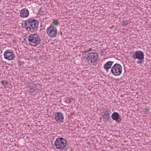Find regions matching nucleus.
Here are the masks:
<instances>
[{
    "label": "nucleus",
    "instance_id": "nucleus-1",
    "mask_svg": "<svg viewBox=\"0 0 151 151\" xmlns=\"http://www.w3.org/2000/svg\"><path fill=\"white\" fill-rule=\"evenodd\" d=\"M24 27L28 31L33 32L38 27V21L35 19L30 18L24 21Z\"/></svg>",
    "mask_w": 151,
    "mask_h": 151
},
{
    "label": "nucleus",
    "instance_id": "nucleus-2",
    "mask_svg": "<svg viewBox=\"0 0 151 151\" xmlns=\"http://www.w3.org/2000/svg\"><path fill=\"white\" fill-rule=\"evenodd\" d=\"M66 141L62 137L57 138L55 142V147L59 150H62L66 146Z\"/></svg>",
    "mask_w": 151,
    "mask_h": 151
},
{
    "label": "nucleus",
    "instance_id": "nucleus-3",
    "mask_svg": "<svg viewBox=\"0 0 151 151\" xmlns=\"http://www.w3.org/2000/svg\"><path fill=\"white\" fill-rule=\"evenodd\" d=\"M122 68L119 64H115L111 68V73L115 76H119L122 73Z\"/></svg>",
    "mask_w": 151,
    "mask_h": 151
},
{
    "label": "nucleus",
    "instance_id": "nucleus-4",
    "mask_svg": "<svg viewBox=\"0 0 151 151\" xmlns=\"http://www.w3.org/2000/svg\"><path fill=\"white\" fill-rule=\"evenodd\" d=\"M47 32L48 35L51 37H56L57 30L56 27L53 26L51 25L47 29Z\"/></svg>",
    "mask_w": 151,
    "mask_h": 151
},
{
    "label": "nucleus",
    "instance_id": "nucleus-5",
    "mask_svg": "<svg viewBox=\"0 0 151 151\" xmlns=\"http://www.w3.org/2000/svg\"><path fill=\"white\" fill-rule=\"evenodd\" d=\"M4 56L5 58L9 60H13L15 58V54L11 50H6L4 53Z\"/></svg>",
    "mask_w": 151,
    "mask_h": 151
},
{
    "label": "nucleus",
    "instance_id": "nucleus-6",
    "mask_svg": "<svg viewBox=\"0 0 151 151\" xmlns=\"http://www.w3.org/2000/svg\"><path fill=\"white\" fill-rule=\"evenodd\" d=\"M55 119L58 123H62L63 122L64 117L62 113L56 112L55 115Z\"/></svg>",
    "mask_w": 151,
    "mask_h": 151
},
{
    "label": "nucleus",
    "instance_id": "nucleus-7",
    "mask_svg": "<svg viewBox=\"0 0 151 151\" xmlns=\"http://www.w3.org/2000/svg\"><path fill=\"white\" fill-rule=\"evenodd\" d=\"M111 117L113 119L115 120L117 123L120 122L122 120V118L119 114L117 112L113 113Z\"/></svg>",
    "mask_w": 151,
    "mask_h": 151
},
{
    "label": "nucleus",
    "instance_id": "nucleus-8",
    "mask_svg": "<svg viewBox=\"0 0 151 151\" xmlns=\"http://www.w3.org/2000/svg\"><path fill=\"white\" fill-rule=\"evenodd\" d=\"M102 115L104 119L110 121L111 119L110 115L111 114V110H106L104 112H102Z\"/></svg>",
    "mask_w": 151,
    "mask_h": 151
},
{
    "label": "nucleus",
    "instance_id": "nucleus-9",
    "mask_svg": "<svg viewBox=\"0 0 151 151\" xmlns=\"http://www.w3.org/2000/svg\"><path fill=\"white\" fill-rule=\"evenodd\" d=\"M92 53H89L86 58V61L91 65H96V63H95L93 59H92Z\"/></svg>",
    "mask_w": 151,
    "mask_h": 151
},
{
    "label": "nucleus",
    "instance_id": "nucleus-10",
    "mask_svg": "<svg viewBox=\"0 0 151 151\" xmlns=\"http://www.w3.org/2000/svg\"><path fill=\"white\" fill-rule=\"evenodd\" d=\"M20 14V16L22 17H27L29 15V12L27 9H24L21 11Z\"/></svg>",
    "mask_w": 151,
    "mask_h": 151
},
{
    "label": "nucleus",
    "instance_id": "nucleus-11",
    "mask_svg": "<svg viewBox=\"0 0 151 151\" xmlns=\"http://www.w3.org/2000/svg\"><path fill=\"white\" fill-rule=\"evenodd\" d=\"M113 63V61H109L104 65V68L107 72H108L109 69L111 68V67Z\"/></svg>",
    "mask_w": 151,
    "mask_h": 151
},
{
    "label": "nucleus",
    "instance_id": "nucleus-12",
    "mask_svg": "<svg viewBox=\"0 0 151 151\" xmlns=\"http://www.w3.org/2000/svg\"><path fill=\"white\" fill-rule=\"evenodd\" d=\"M136 59H144V55L143 52L141 51H136Z\"/></svg>",
    "mask_w": 151,
    "mask_h": 151
},
{
    "label": "nucleus",
    "instance_id": "nucleus-13",
    "mask_svg": "<svg viewBox=\"0 0 151 151\" xmlns=\"http://www.w3.org/2000/svg\"><path fill=\"white\" fill-rule=\"evenodd\" d=\"M30 45H31L36 46L38 45V38L36 37L29 42Z\"/></svg>",
    "mask_w": 151,
    "mask_h": 151
},
{
    "label": "nucleus",
    "instance_id": "nucleus-14",
    "mask_svg": "<svg viewBox=\"0 0 151 151\" xmlns=\"http://www.w3.org/2000/svg\"><path fill=\"white\" fill-rule=\"evenodd\" d=\"M90 53H92V59H93V61H94L95 63L97 62V60L98 58L99 57V55L97 53L95 52H91Z\"/></svg>",
    "mask_w": 151,
    "mask_h": 151
},
{
    "label": "nucleus",
    "instance_id": "nucleus-15",
    "mask_svg": "<svg viewBox=\"0 0 151 151\" xmlns=\"http://www.w3.org/2000/svg\"><path fill=\"white\" fill-rule=\"evenodd\" d=\"M53 24L55 26H58L60 23L59 20L58 19H53L52 21Z\"/></svg>",
    "mask_w": 151,
    "mask_h": 151
},
{
    "label": "nucleus",
    "instance_id": "nucleus-16",
    "mask_svg": "<svg viewBox=\"0 0 151 151\" xmlns=\"http://www.w3.org/2000/svg\"><path fill=\"white\" fill-rule=\"evenodd\" d=\"M34 36H35V35H29L28 38V40L29 42L30 41L34 39L35 38V37H34Z\"/></svg>",
    "mask_w": 151,
    "mask_h": 151
},
{
    "label": "nucleus",
    "instance_id": "nucleus-17",
    "mask_svg": "<svg viewBox=\"0 0 151 151\" xmlns=\"http://www.w3.org/2000/svg\"><path fill=\"white\" fill-rule=\"evenodd\" d=\"M139 60L137 61V63L138 64L142 65L144 62V59H138Z\"/></svg>",
    "mask_w": 151,
    "mask_h": 151
},
{
    "label": "nucleus",
    "instance_id": "nucleus-18",
    "mask_svg": "<svg viewBox=\"0 0 151 151\" xmlns=\"http://www.w3.org/2000/svg\"><path fill=\"white\" fill-rule=\"evenodd\" d=\"M0 82L4 86H5L6 85L8 84V83L7 82L4 81H1Z\"/></svg>",
    "mask_w": 151,
    "mask_h": 151
},
{
    "label": "nucleus",
    "instance_id": "nucleus-19",
    "mask_svg": "<svg viewBox=\"0 0 151 151\" xmlns=\"http://www.w3.org/2000/svg\"><path fill=\"white\" fill-rule=\"evenodd\" d=\"M136 51L135 52L132 53V54H131V57L132 58H134V59H136Z\"/></svg>",
    "mask_w": 151,
    "mask_h": 151
},
{
    "label": "nucleus",
    "instance_id": "nucleus-20",
    "mask_svg": "<svg viewBox=\"0 0 151 151\" xmlns=\"http://www.w3.org/2000/svg\"><path fill=\"white\" fill-rule=\"evenodd\" d=\"M123 25L127 26L128 24V22L127 20H124L122 22Z\"/></svg>",
    "mask_w": 151,
    "mask_h": 151
},
{
    "label": "nucleus",
    "instance_id": "nucleus-21",
    "mask_svg": "<svg viewBox=\"0 0 151 151\" xmlns=\"http://www.w3.org/2000/svg\"><path fill=\"white\" fill-rule=\"evenodd\" d=\"M67 99L68 100V103L69 104L71 103L72 102V101L73 100V99L72 97L68 98Z\"/></svg>",
    "mask_w": 151,
    "mask_h": 151
},
{
    "label": "nucleus",
    "instance_id": "nucleus-22",
    "mask_svg": "<svg viewBox=\"0 0 151 151\" xmlns=\"http://www.w3.org/2000/svg\"><path fill=\"white\" fill-rule=\"evenodd\" d=\"M42 7H40V9L39 11V12H38V14H41L42 15V14H42V13H41L40 12H42Z\"/></svg>",
    "mask_w": 151,
    "mask_h": 151
},
{
    "label": "nucleus",
    "instance_id": "nucleus-23",
    "mask_svg": "<svg viewBox=\"0 0 151 151\" xmlns=\"http://www.w3.org/2000/svg\"><path fill=\"white\" fill-rule=\"evenodd\" d=\"M40 39V38H39V39H38V45H39V44H40V40H39V39Z\"/></svg>",
    "mask_w": 151,
    "mask_h": 151
},
{
    "label": "nucleus",
    "instance_id": "nucleus-24",
    "mask_svg": "<svg viewBox=\"0 0 151 151\" xmlns=\"http://www.w3.org/2000/svg\"><path fill=\"white\" fill-rule=\"evenodd\" d=\"M39 46L40 47V48H42V47H43V46L42 45L40 46V45H39Z\"/></svg>",
    "mask_w": 151,
    "mask_h": 151
},
{
    "label": "nucleus",
    "instance_id": "nucleus-25",
    "mask_svg": "<svg viewBox=\"0 0 151 151\" xmlns=\"http://www.w3.org/2000/svg\"><path fill=\"white\" fill-rule=\"evenodd\" d=\"M60 35H61V36H62V33L61 32L60 33Z\"/></svg>",
    "mask_w": 151,
    "mask_h": 151
},
{
    "label": "nucleus",
    "instance_id": "nucleus-26",
    "mask_svg": "<svg viewBox=\"0 0 151 151\" xmlns=\"http://www.w3.org/2000/svg\"><path fill=\"white\" fill-rule=\"evenodd\" d=\"M85 51L86 52H88V51H87V50H85Z\"/></svg>",
    "mask_w": 151,
    "mask_h": 151
}]
</instances>
